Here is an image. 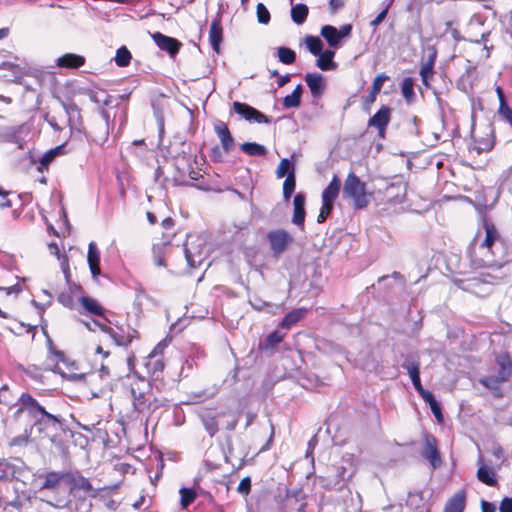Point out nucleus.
<instances>
[{"mask_svg": "<svg viewBox=\"0 0 512 512\" xmlns=\"http://www.w3.org/2000/svg\"><path fill=\"white\" fill-rule=\"evenodd\" d=\"M19 405L16 414L27 412L28 415L34 419L33 427L39 433H44L50 440L54 442L53 436L50 435L51 431H57L63 428L65 420L61 415L51 414L30 394L22 393L17 399Z\"/></svg>", "mask_w": 512, "mask_h": 512, "instance_id": "nucleus-1", "label": "nucleus"}, {"mask_svg": "<svg viewBox=\"0 0 512 512\" xmlns=\"http://www.w3.org/2000/svg\"><path fill=\"white\" fill-rule=\"evenodd\" d=\"M342 195L352 202L355 209H363L369 204L370 195L366 192V184L354 172L347 175Z\"/></svg>", "mask_w": 512, "mask_h": 512, "instance_id": "nucleus-2", "label": "nucleus"}, {"mask_svg": "<svg viewBox=\"0 0 512 512\" xmlns=\"http://www.w3.org/2000/svg\"><path fill=\"white\" fill-rule=\"evenodd\" d=\"M354 473L355 471L351 466L332 465L328 468L327 474L322 477L324 487L328 490L340 491L348 485Z\"/></svg>", "mask_w": 512, "mask_h": 512, "instance_id": "nucleus-3", "label": "nucleus"}, {"mask_svg": "<svg viewBox=\"0 0 512 512\" xmlns=\"http://www.w3.org/2000/svg\"><path fill=\"white\" fill-rule=\"evenodd\" d=\"M184 254L189 268L200 266L207 257L204 238L188 236L184 244Z\"/></svg>", "mask_w": 512, "mask_h": 512, "instance_id": "nucleus-4", "label": "nucleus"}, {"mask_svg": "<svg viewBox=\"0 0 512 512\" xmlns=\"http://www.w3.org/2000/svg\"><path fill=\"white\" fill-rule=\"evenodd\" d=\"M407 183L402 179H397L389 183L384 191L386 203L390 206L402 204L406 199Z\"/></svg>", "mask_w": 512, "mask_h": 512, "instance_id": "nucleus-5", "label": "nucleus"}, {"mask_svg": "<svg viewBox=\"0 0 512 512\" xmlns=\"http://www.w3.org/2000/svg\"><path fill=\"white\" fill-rule=\"evenodd\" d=\"M484 237L481 239L482 232L478 231L475 241H480L479 247L482 249H487L491 253H493L492 249L497 244H501V236L493 223L485 221L483 224Z\"/></svg>", "mask_w": 512, "mask_h": 512, "instance_id": "nucleus-6", "label": "nucleus"}, {"mask_svg": "<svg viewBox=\"0 0 512 512\" xmlns=\"http://www.w3.org/2000/svg\"><path fill=\"white\" fill-rule=\"evenodd\" d=\"M267 239L274 255H280L285 252L293 242L292 235L282 229L270 231L267 235Z\"/></svg>", "mask_w": 512, "mask_h": 512, "instance_id": "nucleus-7", "label": "nucleus"}, {"mask_svg": "<svg viewBox=\"0 0 512 512\" xmlns=\"http://www.w3.org/2000/svg\"><path fill=\"white\" fill-rule=\"evenodd\" d=\"M478 470H477V479L491 487H495L498 484L496 474L497 471L501 468V464H497L495 467L486 463L482 456H479L477 460Z\"/></svg>", "mask_w": 512, "mask_h": 512, "instance_id": "nucleus-8", "label": "nucleus"}, {"mask_svg": "<svg viewBox=\"0 0 512 512\" xmlns=\"http://www.w3.org/2000/svg\"><path fill=\"white\" fill-rule=\"evenodd\" d=\"M392 109L382 106L368 121V126L377 129L381 138L385 137L386 128L390 122Z\"/></svg>", "mask_w": 512, "mask_h": 512, "instance_id": "nucleus-9", "label": "nucleus"}, {"mask_svg": "<svg viewBox=\"0 0 512 512\" xmlns=\"http://www.w3.org/2000/svg\"><path fill=\"white\" fill-rule=\"evenodd\" d=\"M151 37L160 50L166 51L171 57H175L182 44L176 38L166 36L161 32L151 34Z\"/></svg>", "mask_w": 512, "mask_h": 512, "instance_id": "nucleus-10", "label": "nucleus"}, {"mask_svg": "<svg viewBox=\"0 0 512 512\" xmlns=\"http://www.w3.org/2000/svg\"><path fill=\"white\" fill-rule=\"evenodd\" d=\"M93 324L100 328L103 332L108 333L118 346H128L137 333L134 329H129L127 333L124 331L116 332L96 320L93 321Z\"/></svg>", "mask_w": 512, "mask_h": 512, "instance_id": "nucleus-11", "label": "nucleus"}, {"mask_svg": "<svg viewBox=\"0 0 512 512\" xmlns=\"http://www.w3.org/2000/svg\"><path fill=\"white\" fill-rule=\"evenodd\" d=\"M66 485L69 486L70 492L83 491L89 493L93 490L90 481L82 476L79 472L67 471Z\"/></svg>", "mask_w": 512, "mask_h": 512, "instance_id": "nucleus-12", "label": "nucleus"}, {"mask_svg": "<svg viewBox=\"0 0 512 512\" xmlns=\"http://www.w3.org/2000/svg\"><path fill=\"white\" fill-rule=\"evenodd\" d=\"M234 111L248 121L257 123H268V118L255 108L241 102L233 103Z\"/></svg>", "mask_w": 512, "mask_h": 512, "instance_id": "nucleus-13", "label": "nucleus"}, {"mask_svg": "<svg viewBox=\"0 0 512 512\" xmlns=\"http://www.w3.org/2000/svg\"><path fill=\"white\" fill-rule=\"evenodd\" d=\"M422 456L427 459L433 468H438L442 464L440 453L437 448V441L433 436L425 437V445Z\"/></svg>", "mask_w": 512, "mask_h": 512, "instance_id": "nucleus-14", "label": "nucleus"}, {"mask_svg": "<svg viewBox=\"0 0 512 512\" xmlns=\"http://www.w3.org/2000/svg\"><path fill=\"white\" fill-rule=\"evenodd\" d=\"M223 39V29L221 25V18L217 16L212 20L209 30V42L212 49L216 52H220V44Z\"/></svg>", "mask_w": 512, "mask_h": 512, "instance_id": "nucleus-15", "label": "nucleus"}, {"mask_svg": "<svg viewBox=\"0 0 512 512\" xmlns=\"http://www.w3.org/2000/svg\"><path fill=\"white\" fill-rule=\"evenodd\" d=\"M67 471H51L43 475L44 482L40 489L57 490L60 488L61 483L66 484Z\"/></svg>", "mask_w": 512, "mask_h": 512, "instance_id": "nucleus-16", "label": "nucleus"}, {"mask_svg": "<svg viewBox=\"0 0 512 512\" xmlns=\"http://www.w3.org/2000/svg\"><path fill=\"white\" fill-rule=\"evenodd\" d=\"M428 55L426 61L420 69V76L424 85H428V80L432 78L433 69L437 57V51L434 47H428Z\"/></svg>", "mask_w": 512, "mask_h": 512, "instance_id": "nucleus-17", "label": "nucleus"}, {"mask_svg": "<svg viewBox=\"0 0 512 512\" xmlns=\"http://www.w3.org/2000/svg\"><path fill=\"white\" fill-rule=\"evenodd\" d=\"M305 81L313 97H320L323 94L326 84L321 74L308 73L305 76Z\"/></svg>", "mask_w": 512, "mask_h": 512, "instance_id": "nucleus-18", "label": "nucleus"}, {"mask_svg": "<svg viewBox=\"0 0 512 512\" xmlns=\"http://www.w3.org/2000/svg\"><path fill=\"white\" fill-rule=\"evenodd\" d=\"M466 507V492L460 490L447 500L443 512H463Z\"/></svg>", "mask_w": 512, "mask_h": 512, "instance_id": "nucleus-19", "label": "nucleus"}, {"mask_svg": "<svg viewBox=\"0 0 512 512\" xmlns=\"http://www.w3.org/2000/svg\"><path fill=\"white\" fill-rule=\"evenodd\" d=\"M341 188V181L339 177L334 174L329 185L323 190L321 199L322 202H326L329 204H334V201L337 199Z\"/></svg>", "mask_w": 512, "mask_h": 512, "instance_id": "nucleus-20", "label": "nucleus"}, {"mask_svg": "<svg viewBox=\"0 0 512 512\" xmlns=\"http://www.w3.org/2000/svg\"><path fill=\"white\" fill-rule=\"evenodd\" d=\"M215 132L222 144L223 150L226 153L230 152L234 148L235 142L227 125L224 123L216 125Z\"/></svg>", "mask_w": 512, "mask_h": 512, "instance_id": "nucleus-21", "label": "nucleus"}, {"mask_svg": "<svg viewBox=\"0 0 512 512\" xmlns=\"http://www.w3.org/2000/svg\"><path fill=\"white\" fill-rule=\"evenodd\" d=\"M87 260L91 274L93 278L96 280L97 277L100 275V252L98 251L97 246L94 242L89 243Z\"/></svg>", "mask_w": 512, "mask_h": 512, "instance_id": "nucleus-22", "label": "nucleus"}, {"mask_svg": "<svg viewBox=\"0 0 512 512\" xmlns=\"http://www.w3.org/2000/svg\"><path fill=\"white\" fill-rule=\"evenodd\" d=\"M294 213L292 222L295 225H303L305 220V195L298 193L295 195L293 200Z\"/></svg>", "mask_w": 512, "mask_h": 512, "instance_id": "nucleus-23", "label": "nucleus"}, {"mask_svg": "<svg viewBox=\"0 0 512 512\" xmlns=\"http://www.w3.org/2000/svg\"><path fill=\"white\" fill-rule=\"evenodd\" d=\"M402 367L407 370V372L411 378L412 384L415 387V389L417 390V392H420L421 390H423L424 388L422 387L421 380H420L419 362L405 361L403 363Z\"/></svg>", "mask_w": 512, "mask_h": 512, "instance_id": "nucleus-24", "label": "nucleus"}, {"mask_svg": "<svg viewBox=\"0 0 512 512\" xmlns=\"http://www.w3.org/2000/svg\"><path fill=\"white\" fill-rule=\"evenodd\" d=\"M496 363L499 367L498 376L500 381H507L512 372V361L508 354L497 356Z\"/></svg>", "mask_w": 512, "mask_h": 512, "instance_id": "nucleus-25", "label": "nucleus"}, {"mask_svg": "<svg viewBox=\"0 0 512 512\" xmlns=\"http://www.w3.org/2000/svg\"><path fill=\"white\" fill-rule=\"evenodd\" d=\"M85 63L83 56L68 53L57 59V65L65 68H79Z\"/></svg>", "mask_w": 512, "mask_h": 512, "instance_id": "nucleus-26", "label": "nucleus"}, {"mask_svg": "<svg viewBox=\"0 0 512 512\" xmlns=\"http://www.w3.org/2000/svg\"><path fill=\"white\" fill-rule=\"evenodd\" d=\"M319 58L316 61V65L323 71L333 70L337 67V64L333 61L335 52L333 50H325L318 55Z\"/></svg>", "mask_w": 512, "mask_h": 512, "instance_id": "nucleus-27", "label": "nucleus"}, {"mask_svg": "<svg viewBox=\"0 0 512 512\" xmlns=\"http://www.w3.org/2000/svg\"><path fill=\"white\" fill-rule=\"evenodd\" d=\"M79 301L86 312L96 316H104L105 309L94 298L81 296Z\"/></svg>", "mask_w": 512, "mask_h": 512, "instance_id": "nucleus-28", "label": "nucleus"}, {"mask_svg": "<svg viewBox=\"0 0 512 512\" xmlns=\"http://www.w3.org/2000/svg\"><path fill=\"white\" fill-rule=\"evenodd\" d=\"M321 36L327 41L329 46L338 47L341 43L338 29L332 25H325L321 28Z\"/></svg>", "mask_w": 512, "mask_h": 512, "instance_id": "nucleus-29", "label": "nucleus"}, {"mask_svg": "<svg viewBox=\"0 0 512 512\" xmlns=\"http://www.w3.org/2000/svg\"><path fill=\"white\" fill-rule=\"evenodd\" d=\"M202 423L210 436H214L218 432V423L216 416L210 410H205L200 415Z\"/></svg>", "mask_w": 512, "mask_h": 512, "instance_id": "nucleus-30", "label": "nucleus"}, {"mask_svg": "<svg viewBox=\"0 0 512 512\" xmlns=\"http://www.w3.org/2000/svg\"><path fill=\"white\" fill-rule=\"evenodd\" d=\"M291 5V18L293 22L298 25L303 24L308 16V7L305 4H293V2H291Z\"/></svg>", "mask_w": 512, "mask_h": 512, "instance_id": "nucleus-31", "label": "nucleus"}, {"mask_svg": "<svg viewBox=\"0 0 512 512\" xmlns=\"http://www.w3.org/2000/svg\"><path fill=\"white\" fill-rule=\"evenodd\" d=\"M305 308H297L285 315L281 322V327L283 328H290L293 324L297 323L299 320H301L304 315L306 314Z\"/></svg>", "mask_w": 512, "mask_h": 512, "instance_id": "nucleus-32", "label": "nucleus"}, {"mask_svg": "<svg viewBox=\"0 0 512 512\" xmlns=\"http://www.w3.org/2000/svg\"><path fill=\"white\" fill-rule=\"evenodd\" d=\"M145 367L147 372L151 375H156L157 373L162 372L164 369L163 357H154L148 355L145 359Z\"/></svg>", "mask_w": 512, "mask_h": 512, "instance_id": "nucleus-33", "label": "nucleus"}, {"mask_svg": "<svg viewBox=\"0 0 512 512\" xmlns=\"http://www.w3.org/2000/svg\"><path fill=\"white\" fill-rule=\"evenodd\" d=\"M240 149L250 156H264L267 153L265 146L255 142H245L240 145Z\"/></svg>", "mask_w": 512, "mask_h": 512, "instance_id": "nucleus-34", "label": "nucleus"}, {"mask_svg": "<svg viewBox=\"0 0 512 512\" xmlns=\"http://www.w3.org/2000/svg\"><path fill=\"white\" fill-rule=\"evenodd\" d=\"M60 361H64V353L62 351L56 350L52 346V342L49 340V354L47 358V366L52 371H56L58 369V362Z\"/></svg>", "mask_w": 512, "mask_h": 512, "instance_id": "nucleus-35", "label": "nucleus"}, {"mask_svg": "<svg viewBox=\"0 0 512 512\" xmlns=\"http://www.w3.org/2000/svg\"><path fill=\"white\" fill-rule=\"evenodd\" d=\"M296 186V177H295V168H292V171L288 173L286 179L283 183V197L285 200H289L295 190Z\"/></svg>", "mask_w": 512, "mask_h": 512, "instance_id": "nucleus-36", "label": "nucleus"}, {"mask_svg": "<svg viewBox=\"0 0 512 512\" xmlns=\"http://www.w3.org/2000/svg\"><path fill=\"white\" fill-rule=\"evenodd\" d=\"M302 94V86L299 84L290 95L283 99V106L285 108H295L300 105Z\"/></svg>", "mask_w": 512, "mask_h": 512, "instance_id": "nucleus-37", "label": "nucleus"}, {"mask_svg": "<svg viewBox=\"0 0 512 512\" xmlns=\"http://www.w3.org/2000/svg\"><path fill=\"white\" fill-rule=\"evenodd\" d=\"M80 290V287L74 285L68 292H62L58 296V301L65 307L72 309L75 304L74 294Z\"/></svg>", "mask_w": 512, "mask_h": 512, "instance_id": "nucleus-38", "label": "nucleus"}, {"mask_svg": "<svg viewBox=\"0 0 512 512\" xmlns=\"http://www.w3.org/2000/svg\"><path fill=\"white\" fill-rule=\"evenodd\" d=\"M277 57L283 64L290 65L296 60V53L288 47H279L277 49Z\"/></svg>", "mask_w": 512, "mask_h": 512, "instance_id": "nucleus-39", "label": "nucleus"}, {"mask_svg": "<svg viewBox=\"0 0 512 512\" xmlns=\"http://www.w3.org/2000/svg\"><path fill=\"white\" fill-rule=\"evenodd\" d=\"M305 44L309 52L315 56L321 54L323 52V43L316 36H306Z\"/></svg>", "mask_w": 512, "mask_h": 512, "instance_id": "nucleus-40", "label": "nucleus"}, {"mask_svg": "<svg viewBox=\"0 0 512 512\" xmlns=\"http://www.w3.org/2000/svg\"><path fill=\"white\" fill-rule=\"evenodd\" d=\"M65 153V144L59 145L53 149L47 151L41 158L40 164L41 166H47L51 163L57 155H61Z\"/></svg>", "mask_w": 512, "mask_h": 512, "instance_id": "nucleus-41", "label": "nucleus"}, {"mask_svg": "<svg viewBox=\"0 0 512 512\" xmlns=\"http://www.w3.org/2000/svg\"><path fill=\"white\" fill-rule=\"evenodd\" d=\"M180 505L183 509L187 508L197 497L196 492L190 488H181L180 491Z\"/></svg>", "mask_w": 512, "mask_h": 512, "instance_id": "nucleus-42", "label": "nucleus"}, {"mask_svg": "<svg viewBox=\"0 0 512 512\" xmlns=\"http://www.w3.org/2000/svg\"><path fill=\"white\" fill-rule=\"evenodd\" d=\"M114 59L119 67H125L130 63L131 53L125 46H122L116 51Z\"/></svg>", "mask_w": 512, "mask_h": 512, "instance_id": "nucleus-43", "label": "nucleus"}, {"mask_svg": "<svg viewBox=\"0 0 512 512\" xmlns=\"http://www.w3.org/2000/svg\"><path fill=\"white\" fill-rule=\"evenodd\" d=\"M413 86L414 82L410 77L404 79L401 86L402 95L408 103H410L415 97Z\"/></svg>", "mask_w": 512, "mask_h": 512, "instance_id": "nucleus-44", "label": "nucleus"}, {"mask_svg": "<svg viewBox=\"0 0 512 512\" xmlns=\"http://www.w3.org/2000/svg\"><path fill=\"white\" fill-rule=\"evenodd\" d=\"M15 400V395L7 386H3L0 388V404H3L10 408L15 403Z\"/></svg>", "mask_w": 512, "mask_h": 512, "instance_id": "nucleus-45", "label": "nucleus"}, {"mask_svg": "<svg viewBox=\"0 0 512 512\" xmlns=\"http://www.w3.org/2000/svg\"><path fill=\"white\" fill-rule=\"evenodd\" d=\"M131 393L133 395L134 408L138 412L143 411L147 407V400H146L145 394L143 392H139L137 394L134 388L131 389Z\"/></svg>", "mask_w": 512, "mask_h": 512, "instance_id": "nucleus-46", "label": "nucleus"}, {"mask_svg": "<svg viewBox=\"0 0 512 512\" xmlns=\"http://www.w3.org/2000/svg\"><path fill=\"white\" fill-rule=\"evenodd\" d=\"M283 340V336L277 332V331H274L272 333H270L264 343H263V348L264 349H272L274 348L277 344H279L280 342H282Z\"/></svg>", "mask_w": 512, "mask_h": 512, "instance_id": "nucleus-47", "label": "nucleus"}, {"mask_svg": "<svg viewBox=\"0 0 512 512\" xmlns=\"http://www.w3.org/2000/svg\"><path fill=\"white\" fill-rule=\"evenodd\" d=\"M292 168H295L294 165L290 162L289 159L284 158L280 161L276 169V176L278 178H283L284 176H287L290 171H292Z\"/></svg>", "mask_w": 512, "mask_h": 512, "instance_id": "nucleus-48", "label": "nucleus"}, {"mask_svg": "<svg viewBox=\"0 0 512 512\" xmlns=\"http://www.w3.org/2000/svg\"><path fill=\"white\" fill-rule=\"evenodd\" d=\"M257 20L260 24H268L270 22V12L263 3L256 6Z\"/></svg>", "mask_w": 512, "mask_h": 512, "instance_id": "nucleus-49", "label": "nucleus"}, {"mask_svg": "<svg viewBox=\"0 0 512 512\" xmlns=\"http://www.w3.org/2000/svg\"><path fill=\"white\" fill-rule=\"evenodd\" d=\"M166 245L167 243H162L155 244L153 246L154 262L159 267L166 265L163 257V250L165 249Z\"/></svg>", "mask_w": 512, "mask_h": 512, "instance_id": "nucleus-50", "label": "nucleus"}, {"mask_svg": "<svg viewBox=\"0 0 512 512\" xmlns=\"http://www.w3.org/2000/svg\"><path fill=\"white\" fill-rule=\"evenodd\" d=\"M503 382H504V381H500V379H499V376H498V375H497V376H492V375H490V376H485V377H483V378H481V379H480V383H481L483 386H485V387H487V388H489V389H496V388H498V387H499V385H500L501 383H503Z\"/></svg>", "mask_w": 512, "mask_h": 512, "instance_id": "nucleus-51", "label": "nucleus"}, {"mask_svg": "<svg viewBox=\"0 0 512 512\" xmlns=\"http://www.w3.org/2000/svg\"><path fill=\"white\" fill-rule=\"evenodd\" d=\"M386 80H388V77L385 74L382 73L377 75L372 83L371 94H378L381 91L382 86Z\"/></svg>", "mask_w": 512, "mask_h": 512, "instance_id": "nucleus-52", "label": "nucleus"}, {"mask_svg": "<svg viewBox=\"0 0 512 512\" xmlns=\"http://www.w3.org/2000/svg\"><path fill=\"white\" fill-rule=\"evenodd\" d=\"M332 209H333V205L332 204H329V203H326V202H322V207H321L320 213H319V215L317 217V222L318 223L325 222V220L327 219V217L331 213Z\"/></svg>", "mask_w": 512, "mask_h": 512, "instance_id": "nucleus-53", "label": "nucleus"}, {"mask_svg": "<svg viewBox=\"0 0 512 512\" xmlns=\"http://www.w3.org/2000/svg\"><path fill=\"white\" fill-rule=\"evenodd\" d=\"M28 442H29V435L27 434V432H25L21 435H18L16 437L12 438L9 442V445L21 447V446L27 445Z\"/></svg>", "mask_w": 512, "mask_h": 512, "instance_id": "nucleus-54", "label": "nucleus"}, {"mask_svg": "<svg viewBox=\"0 0 512 512\" xmlns=\"http://www.w3.org/2000/svg\"><path fill=\"white\" fill-rule=\"evenodd\" d=\"M391 2L392 0H390L387 6L375 17V19L371 21L370 25L373 27V29H376L379 24L386 18Z\"/></svg>", "mask_w": 512, "mask_h": 512, "instance_id": "nucleus-55", "label": "nucleus"}, {"mask_svg": "<svg viewBox=\"0 0 512 512\" xmlns=\"http://www.w3.org/2000/svg\"><path fill=\"white\" fill-rule=\"evenodd\" d=\"M251 489V480L249 477L243 478L237 488V491L241 494L247 495Z\"/></svg>", "mask_w": 512, "mask_h": 512, "instance_id": "nucleus-56", "label": "nucleus"}, {"mask_svg": "<svg viewBox=\"0 0 512 512\" xmlns=\"http://www.w3.org/2000/svg\"><path fill=\"white\" fill-rule=\"evenodd\" d=\"M491 452H492V455H493L497 460H499V461H500V463H499V464H501V465H502V464L505 462V458H504V450H503V448H502L500 445H494V446L492 447Z\"/></svg>", "mask_w": 512, "mask_h": 512, "instance_id": "nucleus-57", "label": "nucleus"}, {"mask_svg": "<svg viewBox=\"0 0 512 512\" xmlns=\"http://www.w3.org/2000/svg\"><path fill=\"white\" fill-rule=\"evenodd\" d=\"M496 93H497V96L499 99V109H498V113H499V112L503 111L505 107H509V106L506 102L504 92L500 87L496 88Z\"/></svg>", "mask_w": 512, "mask_h": 512, "instance_id": "nucleus-58", "label": "nucleus"}, {"mask_svg": "<svg viewBox=\"0 0 512 512\" xmlns=\"http://www.w3.org/2000/svg\"><path fill=\"white\" fill-rule=\"evenodd\" d=\"M500 512H512V498L505 497L502 499L500 506H499Z\"/></svg>", "mask_w": 512, "mask_h": 512, "instance_id": "nucleus-59", "label": "nucleus"}, {"mask_svg": "<svg viewBox=\"0 0 512 512\" xmlns=\"http://www.w3.org/2000/svg\"><path fill=\"white\" fill-rule=\"evenodd\" d=\"M9 193L4 191L2 188H0V208L1 209H5V208H10L12 206L11 204V201L8 200L6 197Z\"/></svg>", "mask_w": 512, "mask_h": 512, "instance_id": "nucleus-60", "label": "nucleus"}, {"mask_svg": "<svg viewBox=\"0 0 512 512\" xmlns=\"http://www.w3.org/2000/svg\"><path fill=\"white\" fill-rule=\"evenodd\" d=\"M498 114L512 127V109L510 107H505L504 110Z\"/></svg>", "mask_w": 512, "mask_h": 512, "instance_id": "nucleus-61", "label": "nucleus"}, {"mask_svg": "<svg viewBox=\"0 0 512 512\" xmlns=\"http://www.w3.org/2000/svg\"><path fill=\"white\" fill-rule=\"evenodd\" d=\"M166 347V344L163 343V342H160L158 343L154 349L151 351V353L149 354V356H154V357H163V351Z\"/></svg>", "mask_w": 512, "mask_h": 512, "instance_id": "nucleus-62", "label": "nucleus"}, {"mask_svg": "<svg viewBox=\"0 0 512 512\" xmlns=\"http://www.w3.org/2000/svg\"><path fill=\"white\" fill-rule=\"evenodd\" d=\"M351 31L352 26L350 24H345L341 26L340 29L338 30L340 39L342 40V38L349 36L351 34Z\"/></svg>", "mask_w": 512, "mask_h": 512, "instance_id": "nucleus-63", "label": "nucleus"}, {"mask_svg": "<svg viewBox=\"0 0 512 512\" xmlns=\"http://www.w3.org/2000/svg\"><path fill=\"white\" fill-rule=\"evenodd\" d=\"M481 509L482 512H495V505L483 500L481 502Z\"/></svg>", "mask_w": 512, "mask_h": 512, "instance_id": "nucleus-64", "label": "nucleus"}]
</instances>
